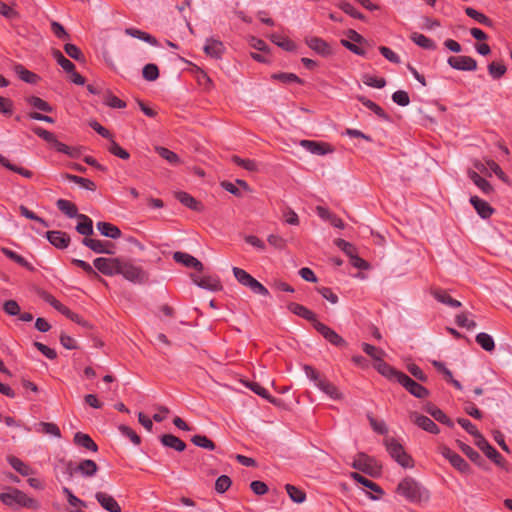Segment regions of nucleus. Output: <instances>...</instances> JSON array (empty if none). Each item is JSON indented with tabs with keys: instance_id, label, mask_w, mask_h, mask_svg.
<instances>
[{
	"instance_id": "56",
	"label": "nucleus",
	"mask_w": 512,
	"mask_h": 512,
	"mask_svg": "<svg viewBox=\"0 0 512 512\" xmlns=\"http://www.w3.org/2000/svg\"><path fill=\"white\" fill-rule=\"evenodd\" d=\"M156 151L159 156L168 161L170 164L177 165L180 163L179 156L175 152L169 150L168 148L157 147Z\"/></svg>"
},
{
	"instance_id": "42",
	"label": "nucleus",
	"mask_w": 512,
	"mask_h": 512,
	"mask_svg": "<svg viewBox=\"0 0 512 512\" xmlns=\"http://www.w3.org/2000/svg\"><path fill=\"white\" fill-rule=\"evenodd\" d=\"M470 179L473 183L485 194H490L493 191L492 185L484 178H482L478 173L471 172L469 174Z\"/></svg>"
},
{
	"instance_id": "37",
	"label": "nucleus",
	"mask_w": 512,
	"mask_h": 512,
	"mask_svg": "<svg viewBox=\"0 0 512 512\" xmlns=\"http://www.w3.org/2000/svg\"><path fill=\"white\" fill-rule=\"evenodd\" d=\"M475 341L487 352H492L495 349V343L492 336L485 332L478 333L475 337Z\"/></svg>"
},
{
	"instance_id": "39",
	"label": "nucleus",
	"mask_w": 512,
	"mask_h": 512,
	"mask_svg": "<svg viewBox=\"0 0 512 512\" xmlns=\"http://www.w3.org/2000/svg\"><path fill=\"white\" fill-rule=\"evenodd\" d=\"M14 70L22 81L29 84H35L39 78L35 73L25 69L21 64L15 65Z\"/></svg>"
},
{
	"instance_id": "45",
	"label": "nucleus",
	"mask_w": 512,
	"mask_h": 512,
	"mask_svg": "<svg viewBox=\"0 0 512 512\" xmlns=\"http://www.w3.org/2000/svg\"><path fill=\"white\" fill-rule=\"evenodd\" d=\"M461 447V450L462 452L472 461L474 462L476 465L480 466V467H483L484 464H485V461L483 460V458L480 456V454L475 451L472 447H470L469 445H466V444H461L460 445Z\"/></svg>"
},
{
	"instance_id": "60",
	"label": "nucleus",
	"mask_w": 512,
	"mask_h": 512,
	"mask_svg": "<svg viewBox=\"0 0 512 512\" xmlns=\"http://www.w3.org/2000/svg\"><path fill=\"white\" fill-rule=\"evenodd\" d=\"M107 149H108V151H109L111 154H113V155H115V156H117V157H119V158H121V159H123V160H127V159H129V157H130L129 152H128V151H126L125 149H123V148H122L118 143H116L113 139H111V140H110V144H109V146H108V148H107Z\"/></svg>"
},
{
	"instance_id": "33",
	"label": "nucleus",
	"mask_w": 512,
	"mask_h": 512,
	"mask_svg": "<svg viewBox=\"0 0 512 512\" xmlns=\"http://www.w3.org/2000/svg\"><path fill=\"white\" fill-rule=\"evenodd\" d=\"M1 251H2V253L7 258H9L10 260L14 261L18 265H20V266H22L24 268H27L30 271L34 270V267L32 266V264L29 263L23 256H21L20 254L16 253L15 251H13V250H11L9 248H5V247H3L1 249Z\"/></svg>"
},
{
	"instance_id": "15",
	"label": "nucleus",
	"mask_w": 512,
	"mask_h": 512,
	"mask_svg": "<svg viewBox=\"0 0 512 512\" xmlns=\"http://www.w3.org/2000/svg\"><path fill=\"white\" fill-rule=\"evenodd\" d=\"M82 244L98 254L113 253V251L110 250V248L113 247V244L109 241H101L85 237L82 239Z\"/></svg>"
},
{
	"instance_id": "35",
	"label": "nucleus",
	"mask_w": 512,
	"mask_h": 512,
	"mask_svg": "<svg viewBox=\"0 0 512 512\" xmlns=\"http://www.w3.org/2000/svg\"><path fill=\"white\" fill-rule=\"evenodd\" d=\"M26 102L28 105H30L31 107H33L37 110H40V111H43L46 113L53 112V107L48 102L41 99L40 97H37L34 95L29 96L26 98Z\"/></svg>"
},
{
	"instance_id": "63",
	"label": "nucleus",
	"mask_w": 512,
	"mask_h": 512,
	"mask_svg": "<svg viewBox=\"0 0 512 512\" xmlns=\"http://www.w3.org/2000/svg\"><path fill=\"white\" fill-rule=\"evenodd\" d=\"M197 83L205 91H210L213 88L212 79L204 71H199L196 75Z\"/></svg>"
},
{
	"instance_id": "10",
	"label": "nucleus",
	"mask_w": 512,
	"mask_h": 512,
	"mask_svg": "<svg viewBox=\"0 0 512 512\" xmlns=\"http://www.w3.org/2000/svg\"><path fill=\"white\" fill-rule=\"evenodd\" d=\"M191 278L193 282L200 288L209 290V291H219L222 289V285L220 280L211 275L197 276L191 274Z\"/></svg>"
},
{
	"instance_id": "36",
	"label": "nucleus",
	"mask_w": 512,
	"mask_h": 512,
	"mask_svg": "<svg viewBox=\"0 0 512 512\" xmlns=\"http://www.w3.org/2000/svg\"><path fill=\"white\" fill-rule=\"evenodd\" d=\"M271 40L278 47L282 48L285 51L293 52L296 50V44L292 40L287 37H283L279 34H272Z\"/></svg>"
},
{
	"instance_id": "27",
	"label": "nucleus",
	"mask_w": 512,
	"mask_h": 512,
	"mask_svg": "<svg viewBox=\"0 0 512 512\" xmlns=\"http://www.w3.org/2000/svg\"><path fill=\"white\" fill-rule=\"evenodd\" d=\"M161 443L169 448H172L178 452H182L186 448V444L180 438L172 434H164L160 437Z\"/></svg>"
},
{
	"instance_id": "25",
	"label": "nucleus",
	"mask_w": 512,
	"mask_h": 512,
	"mask_svg": "<svg viewBox=\"0 0 512 512\" xmlns=\"http://www.w3.org/2000/svg\"><path fill=\"white\" fill-rule=\"evenodd\" d=\"M74 443L77 446L83 447L89 451L97 452L98 445L93 441V439L85 433L77 432L74 435Z\"/></svg>"
},
{
	"instance_id": "52",
	"label": "nucleus",
	"mask_w": 512,
	"mask_h": 512,
	"mask_svg": "<svg viewBox=\"0 0 512 512\" xmlns=\"http://www.w3.org/2000/svg\"><path fill=\"white\" fill-rule=\"evenodd\" d=\"M43 299L61 314L66 315L70 313V309L58 301L53 295L44 293Z\"/></svg>"
},
{
	"instance_id": "14",
	"label": "nucleus",
	"mask_w": 512,
	"mask_h": 512,
	"mask_svg": "<svg viewBox=\"0 0 512 512\" xmlns=\"http://www.w3.org/2000/svg\"><path fill=\"white\" fill-rule=\"evenodd\" d=\"M203 50L208 56L220 59L225 52V46L221 40L211 37L206 39Z\"/></svg>"
},
{
	"instance_id": "1",
	"label": "nucleus",
	"mask_w": 512,
	"mask_h": 512,
	"mask_svg": "<svg viewBox=\"0 0 512 512\" xmlns=\"http://www.w3.org/2000/svg\"><path fill=\"white\" fill-rule=\"evenodd\" d=\"M397 493L407 501L421 504L429 499L428 490L411 477L402 479L397 486Z\"/></svg>"
},
{
	"instance_id": "12",
	"label": "nucleus",
	"mask_w": 512,
	"mask_h": 512,
	"mask_svg": "<svg viewBox=\"0 0 512 512\" xmlns=\"http://www.w3.org/2000/svg\"><path fill=\"white\" fill-rule=\"evenodd\" d=\"M173 259L175 262L184 265L188 268H194L195 270L201 272L204 268L203 264L194 256L181 251H176L173 253Z\"/></svg>"
},
{
	"instance_id": "29",
	"label": "nucleus",
	"mask_w": 512,
	"mask_h": 512,
	"mask_svg": "<svg viewBox=\"0 0 512 512\" xmlns=\"http://www.w3.org/2000/svg\"><path fill=\"white\" fill-rule=\"evenodd\" d=\"M125 33L131 37H134V38H137V39H140L152 46H158L159 43H158V40L150 35L149 33H146L144 31H141L139 29H136V28H126L125 29Z\"/></svg>"
},
{
	"instance_id": "19",
	"label": "nucleus",
	"mask_w": 512,
	"mask_h": 512,
	"mask_svg": "<svg viewBox=\"0 0 512 512\" xmlns=\"http://www.w3.org/2000/svg\"><path fill=\"white\" fill-rule=\"evenodd\" d=\"M306 44L321 56L327 57L332 54L329 44L319 37H310L306 39Z\"/></svg>"
},
{
	"instance_id": "41",
	"label": "nucleus",
	"mask_w": 512,
	"mask_h": 512,
	"mask_svg": "<svg viewBox=\"0 0 512 512\" xmlns=\"http://www.w3.org/2000/svg\"><path fill=\"white\" fill-rule=\"evenodd\" d=\"M352 477L356 482L363 485L364 487H367L370 490H372L380 495L384 494V491L378 484H376L375 482L371 481L370 479L362 476L361 474L353 473Z\"/></svg>"
},
{
	"instance_id": "16",
	"label": "nucleus",
	"mask_w": 512,
	"mask_h": 512,
	"mask_svg": "<svg viewBox=\"0 0 512 512\" xmlns=\"http://www.w3.org/2000/svg\"><path fill=\"white\" fill-rule=\"evenodd\" d=\"M287 308L291 313L311 322L314 328L315 323L319 322L317 320L316 314L301 304L291 302L288 304Z\"/></svg>"
},
{
	"instance_id": "21",
	"label": "nucleus",
	"mask_w": 512,
	"mask_h": 512,
	"mask_svg": "<svg viewBox=\"0 0 512 512\" xmlns=\"http://www.w3.org/2000/svg\"><path fill=\"white\" fill-rule=\"evenodd\" d=\"M76 469L78 474L82 477L92 478L97 474L99 467L95 461L91 459H83L77 464Z\"/></svg>"
},
{
	"instance_id": "38",
	"label": "nucleus",
	"mask_w": 512,
	"mask_h": 512,
	"mask_svg": "<svg viewBox=\"0 0 512 512\" xmlns=\"http://www.w3.org/2000/svg\"><path fill=\"white\" fill-rule=\"evenodd\" d=\"M0 164L7 168L8 170H11L15 173H18L22 175L25 178H31L33 173L30 170H27L25 168L19 167L15 164H12L6 157H4L2 154H0Z\"/></svg>"
},
{
	"instance_id": "59",
	"label": "nucleus",
	"mask_w": 512,
	"mask_h": 512,
	"mask_svg": "<svg viewBox=\"0 0 512 512\" xmlns=\"http://www.w3.org/2000/svg\"><path fill=\"white\" fill-rule=\"evenodd\" d=\"M231 160L236 165H238L250 172L256 171L257 167H258L256 161L251 160V159H242L237 155L232 156Z\"/></svg>"
},
{
	"instance_id": "44",
	"label": "nucleus",
	"mask_w": 512,
	"mask_h": 512,
	"mask_svg": "<svg viewBox=\"0 0 512 512\" xmlns=\"http://www.w3.org/2000/svg\"><path fill=\"white\" fill-rule=\"evenodd\" d=\"M67 180H69L70 182H74L76 184H79L80 186H82L83 188L89 190V191H95L96 190V184L92 181V180H89V179H86V178H83V177H80V176H77V175H73V174H65L64 176Z\"/></svg>"
},
{
	"instance_id": "3",
	"label": "nucleus",
	"mask_w": 512,
	"mask_h": 512,
	"mask_svg": "<svg viewBox=\"0 0 512 512\" xmlns=\"http://www.w3.org/2000/svg\"><path fill=\"white\" fill-rule=\"evenodd\" d=\"M118 275H122L126 280L134 284H145L149 279V274L140 266L130 261L121 259Z\"/></svg>"
},
{
	"instance_id": "40",
	"label": "nucleus",
	"mask_w": 512,
	"mask_h": 512,
	"mask_svg": "<svg viewBox=\"0 0 512 512\" xmlns=\"http://www.w3.org/2000/svg\"><path fill=\"white\" fill-rule=\"evenodd\" d=\"M465 13L467 14V16H469L470 18L474 19L475 21L482 25H485L487 27L493 26V21L490 18H488L483 13L475 10L474 8L467 7L465 9Z\"/></svg>"
},
{
	"instance_id": "64",
	"label": "nucleus",
	"mask_w": 512,
	"mask_h": 512,
	"mask_svg": "<svg viewBox=\"0 0 512 512\" xmlns=\"http://www.w3.org/2000/svg\"><path fill=\"white\" fill-rule=\"evenodd\" d=\"M231 484H232V481L229 476L221 475L217 478V480L215 482V490L218 493L222 494L229 489Z\"/></svg>"
},
{
	"instance_id": "32",
	"label": "nucleus",
	"mask_w": 512,
	"mask_h": 512,
	"mask_svg": "<svg viewBox=\"0 0 512 512\" xmlns=\"http://www.w3.org/2000/svg\"><path fill=\"white\" fill-rule=\"evenodd\" d=\"M317 388L333 400L342 399V393L338 390V388L333 383L325 379L322 382H319Z\"/></svg>"
},
{
	"instance_id": "43",
	"label": "nucleus",
	"mask_w": 512,
	"mask_h": 512,
	"mask_svg": "<svg viewBox=\"0 0 512 512\" xmlns=\"http://www.w3.org/2000/svg\"><path fill=\"white\" fill-rule=\"evenodd\" d=\"M285 489L293 502L300 504L306 500V493L303 490L297 488L296 486L286 484Z\"/></svg>"
},
{
	"instance_id": "13",
	"label": "nucleus",
	"mask_w": 512,
	"mask_h": 512,
	"mask_svg": "<svg viewBox=\"0 0 512 512\" xmlns=\"http://www.w3.org/2000/svg\"><path fill=\"white\" fill-rule=\"evenodd\" d=\"M46 238L51 245L58 249H65L70 244V236L63 231L54 230L46 232Z\"/></svg>"
},
{
	"instance_id": "54",
	"label": "nucleus",
	"mask_w": 512,
	"mask_h": 512,
	"mask_svg": "<svg viewBox=\"0 0 512 512\" xmlns=\"http://www.w3.org/2000/svg\"><path fill=\"white\" fill-rule=\"evenodd\" d=\"M488 73L493 79H500L506 73V66L501 62H491L488 65Z\"/></svg>"
},
{
	"instance_id": "6",
	"label": "nucleus",
	"mask_w": 512,
	"mask_h": 512,
	"mask_svg": "<svg viewBox=\"0 0 512 512\" xmlns=\"http://www.w3.org/2000/svg\"><path fill=\"white\" fill-rule=\"evenodd\" d=\"M120 258L98 257L93 261L94 267L106 276L118 275Z\"/></svg>"
},
{
	"instance_id": "49",
	"label": "nucleus",
	"mask_w": 512,
	"mask_h": 512,
	"mask_svg": "<svg viewBox=\"0 0 512 512\" xmlns=\"http://www.w3.org/2000/svg\"><path fill=\"white\" fill-rule=\"evenodd\" d=\"M424 410L428 414H430L435 420L441 423H448V417L446 416V414L434 404H426Z\"/></svg>"
},
{
	"instance_id": "18",
	"label": "nucleus",
	"mask_w": 512,
	"mask_h": 512,
	"mask_svg": "<svg viewBox=\"0 0 512 512\" xmlns=\"http://www.w3.org/2000/svg\"><path fill=\"white\" fill-rule=\"evenodd\" d=\"M95 498L100 506L108 512H121V507L113 496L105 492H97Z\"/></svg>"
},
{
	"instance_id": "17",
	"label": "nucleus",
	"mask_w": 512,
	"mask_h": 512,
	"mask_svg": "<svg viewBox=\"0 0 512 512\" xmlns=\"http://www.w3.org/2000/svg\"><path fill=\"white\" fill-rule=\"evenodd\" d=\"M411 420L423 430L437 434L439 433V428L437 424L429 417L418 414L417 412H412L410 415Z\"/></svg>"
},
{
	"instance_id": "7",
	"label": "nucleus",
	"mask_w": 512,
	"mask_h": 512,
	"mask_svg": "<svg viewBox=\"0 0 512 512\" xmlns=\"http://www.w3.org/2000/svg\"><path fill=\"white\" fill-rule=\"evenodd\" d=\"M398 383L416 398L423 399L429 394L424 386L414 381L405 373L399 375Z\"/></svg>"
},
{
	"instance_id": "46",
	"label": "nucleus",
	"mask_w": 512,
	"mask_h": 512,
	"mask_svg": "<svg viewBox=\"0 0 512 512\" xmlns=\"http://www.w3.org/2000/svg\"><path fill=\"white\" fill-rule=\"evenodd\" d=\"M271 77H272V79L278 80L284 84H290V83L302 84L303 83V80L301 78H299L294 73H285V72L274 73V74H272Z\"/></svg>"
},
{
	"instance_id": "9",
	"label": "nucleus",
	"mask_w": 512,
	"mask_h": 512,
	"mask_svg": "<svg viewBox=\"0 0 512 512\" xmlns=\"http://www.w3.org/2000/svg\"><path fill=\"white\" fill-rule=\"evenodd\" d=\"M299 145L313 155L323 156L332 153L334 149L326 142L303 139Z\"/></svg>"
},
{
	"instance_id": "62",
	"label": "nucleus",
	"mask_w": 512,
	"mask_h": 512,
	"mask_svg": "<svg viewBox=\"0 0 512 512\" xmlns=\"http://www.w3.org/2000/svg\"><path fill=\"white\" fill-rule=\"evenodd\" d=\"M363 82L365 85L373 88L381 89L386 85V80L382 77H376L373 75H365L363 77Z\"/></svg>"
},
{
	"instance_id": "28",
	"label": "nucleus",
	"mask_w": 512,
	"mask_h": 512,
	"mask_svg": "<svg viewBox=\"0 0 512 512\" xmlns=\"http://www.w3.org/2000/svg\"><path fill=\"white\" fill-rule=\"evenodd\" d=\"M454 321L458 327L467 330H473L476 327V322L472 318V314L467 311L455 315Z\"/></svg>"
},
{
	"instance_id": "4",
	"label": "nucleus",
	"mask_w": 512,
	"mask_h": 512,
	"mask_svg": "<svg viewBox=\"0 0 512 512\" xmlns=\"http://www.w3.org/2000/svg\"><path fill=\"white\" fill-rule=\"evenodd\" d=\"M232 272L236 280L241 285L249 288L254 294L264 297L269 296L268 289L244 269L233 267Z\"/></svg>"
},
{
	"instance_id": "34",
	"label": "nucleus",
	"mask_w": 512,
	"mask_h": 512,
	"mask_svg": "<svg viewBox=\"0 0 512 512\" xmlns=\"http://www.w3.org/2000/svg\"><path fill=\"white\" fill-rule=\"evenodd\" d=\"M175 197L181 204L192 210L198 211L200 209V203L187 192L178 191L175 193Z\"/></svg>"
},
{
	"instance_id": "11",
	"label": "nucleus",
	"mask_w": 512,
	"mask_h": 512,
	"mask_svg": "<svg viewBox=\"0 0 512 512\" xmlns=\"http://www.w3.org/2000/svg\"><path fill=\"white\" fill-rule=\"evenodd\" d=\"M450 67L461 71H474L477 68V62L470 56L450 57Z\"/></svg>"
},
{
	"instance_id": "48",
	"label": "nucleus",
	"mask_w": 512,
	"mask_h": 512,
	"mask_svg": "<svg viewBox=\"0 0 512 512\" xmlns=\"http://www.w3.org/2000/svg\"><path fill=\"white\" fill-rule=\"evenodd\" d=\"M72 264L81 268L90 279L100 278L97 271L88 262L81 259H72Z\"/></svg>"
},
{
	"instance_id": "23",
	"label": "nucleus",
	"mask_w": 512,
	"mask_h": 512,
	"mask_svg": "<svg viewBox=\"0 0 512 512\" xmlns=\"http://www.w3.org/2000/svg\"><path fill=\"white\" fill-rule=\"evenodd\" d=\"M77 219H78V223L76 225V231L79 234H81L87 238H89V236L94 234L93 221L90 217H88L85 214H80Z\"/></svg>"
},
{
	"instance_id": "8",
	"label": "nucleus",
	"mask_w": 512,
	"mask_h": 512,
	"mask_svg": "<svg viewBox=\"0 0 512 512\" xmlns=\"http://www.w3.org/2000/svg\"><path fill=\"white\" fill-rule=\"evenodd\" d=\"M315 330L320 333L329 343L332 345L344 348L347 346L346 340H344L337 332L321 322L315 323Z\"/></svg>"
},
{
	"instance_id": "57",
	"label": "nucleus",
	"mask_w": 512,
	"mask_h": 512,
	"mask_svg": "<svg viewBox=\"0 0 512 512\" xmlns=\"http://www.w3.org/2000/svg\"><path fill=\"white\" fill-rule=\"evenodd\" d=\"M38 432H42L44 434H50L55 437H61V432L59 427L54 423L49 422H40L37 428Z\"/></svg>"
},
{
	"instance_id": "20",
	"label": "nucleus",
	"mask_w": 512,
	"mask_h": 512,
	"mask_svg": "<svg viewBox=\"0 0 512 512\" xmlns=\"http://www.w3.org/2000/svg\"><path fill=\"white\" fill-rule=\"evenodd\" d=\"M470 203L478 215L483 219L489 218L494 212V209L489 205V203L480 199L478 196H471Z\"/></svg>"
},
{
	"instance_id": "55",
	"label": "nucleus",
	"mask_w": 512,
	"mask_h": 512,
	"mask_svg": "<svg viewBox=\"0 0 512 512\" xmlns=\"http://www.w3.org/2000/svg\"><path fill=\"white\" fill-rule=\"evenodd\" d=\"M53 57L55 58L56 62L67 73H70L71 71H73L75 69V65L69 59L64 57V55L59 50L53 51Z\"/></svg>"
},
{
	"instance_id": "31",
	"label": "nucleus",
	"mask_w": 512,
	"mask_h": 512,
	"mask_svg": "<svg viewBox=\"0 0 512 512\" xmlns=\"http://www.w3.org/2000/svg\"><path fill=\"white\" fill-rule=\"evenodd\" d=\"M375 368L381 375H383L389 379H394L397 382L399 379V375L403 374V372L396 370L395 368H393L388 363H386L382 360L378 361V363L375 365Z\"/></svg>"
},
{
	"instance_id": "58",
	"label": "nucleus",
	"mask_w": 512,
	"mask_h": 512,
	"mask_svg": "<svg viewBox=\"0 0 512 512\" xmlns=\"http://www.w3.org/2000/svg\"><path fill=\"white\" fill-rule=\"evenodd\" d=\"M143 78L147 81H155L159 77V69L156 64L149 63L143 67Z\"/></svg>"
},
{
	"instance_id": "24",
	"label": "nucleus",
	"mask_w": 512,
	"mask_h": 512,
	"mask_svg": "<svg viewBox=\"0 0 512 512\" xmlns=\"http://www.w3.org/2000/svg\"><path fill=\"white\" fill-rule=\"evenodd\" d=\"M357 100L361 102L366 108L375 113L379 118L385 121H390L389 115L375 102L366 98L365 96L358 95Z\"/></svg>"
},
{
	"instance_id": "61",
	"label": "nucleus",
	"mask_w": 512,
	"mask_h": 512,
	"mask_svg": "<svg viewBox=\"0 0 512 512\" xmlns=\"http://www.w3.org/2000/svg\"><path fill=\"white\" fill-rule=\"evenodd\" d=\"M64 51L66 52V54L69 57H71L74 60H77V61L85 60L84 55L81 52V50L76 45H74L72 43H66L64 45Z\"/></svg>"
},
{
	"instance_id": "30",
	"label": "nucleus",
	"mask_w": 512,
	"mask_h": 512,
	"mask_svg": "<svg viewBox=\"0 0 512 512\" xmlns=\"http://www.w3.org/2000/svg\"><path fill=\"white\" fill-rule=\"evenodd\" d=\"M57 208L69 218H78L80 213L76 205L66 199H59L56 202Z\"/></svg>"
},
{
	"instance_id": "50",
	"label": "nucleus",
	"mask_w": 512,
	"mask_h": 512,
	"mask_svg": "<svg viewBox=\"0 0 512 512\" xmlns=\"http://www.w3.org/2000/svg\"><path fill=\"white\" fill-rule=\"evenodd\" d=\"M410 38L416 45H418L424 49L434 48L433 41L421 33L413 32L410 35Z\"/></svg>"
},
{
	"instance_id": "26",
	"label": "nucleus",
	"mask_w": 512,
	"mask_h": 512,
	"mask_svg": "<svg viewBox=\"0 0 512 512\" xmlns=\"http://www.w3.org/2000/svg\"><path fill=\"white\" fill-rule=\"evenodd\" d=\"M7 461L11 467L22 476H30L34 474V470L16 456H8Z\"/></svg>"
},
{
	"instance_id": "51",
	"label": "nucleus",
	"mask_w": 512,
	"mask_h": 512,
	"mask_svg": "<svg viewBox=\"0 0 512 512\" xmlns=\"http://www.w3.org/2000/svg\"><path fill=\"white\" fill-rule=\"evenodd\" d=\"M191 441L194 445L210 451L216 448L214 442L205 435H194Z\"/></svg>"
},
{
	"instance_id": "2",
	"label": "nucleus",
	"mask_w": 512,
	"mask_h": 512,
	"mask_svg": "<svg viewBox=\"0 0 512 512\" xmlns=\"http://www.w3.org/2000/svg\"><path fill=\"white\" fill-rule=\"evenodd\" d=\"M0 500L4 505L13 508H39V503L34 498L29 497L26 493L17 488H9L8 492L1 493Z\"/></svg>"
},
{
	"instance_id": "22",
	"label": "nucleus",
	"mask_w": 512,
	"mask_h": 512,
	"mask_svg": "<svg viewBox=\"0 0 512 512\" xmlns=\"http://www.w3.org/2000/svg\"><path fill=\"white\" fill-rule=\"evenodd\" d=\"M96 227L101 235L111 239H118L122 235L121 230L116 225L109 222L99 221Z\"/></svg>"
},
{
	"instance_id": "5",
	"label": "nucleus",
	"mask_w": 512,
	"mask_h": 512,
	"mask_svg": "<svg viewBox=\"0 0 512 512\" xmlns=\"http://www.w3.org/2000/svg\"><path fill=\"white\" fill-rule=\"evenodd\" d=\"M386 449L390 456L402 467H413V459L408 455L403 446L395 439H387L385 441Z\"/></svg>"
},
{
	"instance_id": "53",
	"label": "nucleus",
	"mask_w": 512,
	"mask_h": 512,
	"mask_svg": "<svg viewBox=\"0 0 512 512\" xmlns=\"http://www.w3.org/2000/svg\"><path fill=\"white\" fill-rule=\"evenodd\" d=\"M19 211H20V214L23 217H25L27 219H30V220H33V221H36V222L40 223L45 228L50 227V224H49L48 221H46L45 219H43V218L39 217L38 215H36L33 211L28 209L26 206L21 205L19 207Z\"/></svg>"
},
{
	"instance_id": "47",
	"label": "nucleus",
	"mask_w": 512,
	"mask_h": 512,
	"mask_svg": "<svg viewBox=\"0 0 512 512\" xmlns=\"http://www.w3.org/2000/svg\"><path fill=\"white\" fill-rule=\"evenodd\" d=\"M450 465L456 468L461 473H469V464L458 454L450 453Z\"/></svg>"
}]
</instances>
